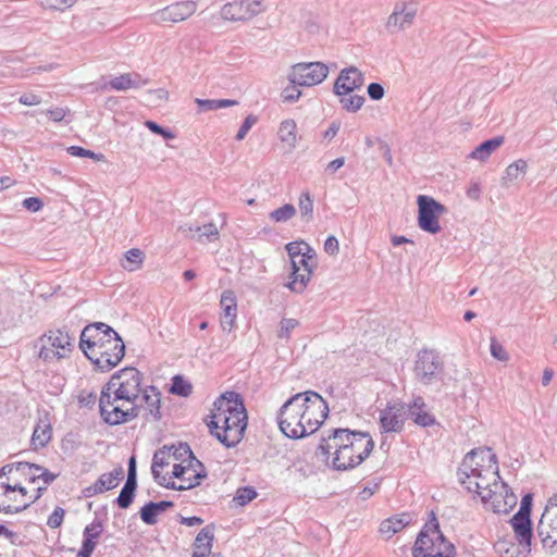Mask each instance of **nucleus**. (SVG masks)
I'll use <instances>...</instances> for the list:
<instances>
[{"label":"nucleus","instance_id":"obj_1","mask_svg":"<svg viewBox=\"0 0 557 557\" xmlns=\"http://www.w3.org/2000/svg\"><path fill=\"white\" fill-rule=\"evenodd\" d=\"M373 448L374 441L368 432L338 428L321 438L317 456L327 460L333 455L332 468L347 471L361 465Z\"/></svg>","mask_w":557,"mask_h":557},{"label":"nucleus","instance_id":"obj_2","mask_svg":"<svg viewBox=\"0 0 557 557\" xmlns=\"http://www.w3.org/2000/svg\"><path fill=\"white\" fill-rule=\"evenodd\" d=\"M210 421V433L225 447H235L245 435L248 414L244 399L237 392L223 393L214 403Z\"/></svg>","mask_w":557,"mask_h":557},{"label":"nucleus","instance_id":"obj_3","mask_svg":"<svg viewBox=\"0 0 557 557\" xmlns=\"http://www.w3.org/2000/svg\"><path fill=\"white\" fill-rule=\"evenodd\" d=\"M79 348L101 372H109L115 368L125 356L122 337L104 322L89 323L83 329Z\"/></svg>","mask_w":557,"mask_h":557},{"label":"nucleus","instance_id":"obj_4","mask_svg":"<svg viewBox=\"0 0 557 557\" xmlns=\"http://www.w3.org/2000/svg\"><path fill=\"white\" fill-rule=\"evenodd\" d=\"M459 482L469 491L488 492L494 483L500 482L497 457L490 448L472 449L468 453L458 470Z\"/></svg>","mask_w":557,"mask_h":557},{"label":"nucleus","instance_id":"obj_5","mask_svg":"<svg viewBox=\"0 0 557 557\" xmlns=\"http://www.w3.org/2000/svg\"><path fill=\"white\" fill-rule=\"evenodd\" d=\"M413 557H454L455 546L443 534L434 511L419 532L412 548Z\"/></svg>","mask_w":557,"mask_h":557},{"label":"nucleus","instance_id":"obj_6","mask_svg":"<svg viewBox=\"0 0 557 557\" xmlns=\"http://www.w3.org/2000/svg\"><path fill=\"white\" fill-rule=\"evenodd\" d=\"M115 393L106 391L102 386L99 408L103 421L110 425H119L132 421L140 416L143 406L138 403L124 401V399H112Z\"/></svg>","mask_w":557,"mask_h":557},{"label":"nucleus","instance_id":"obj_7","mask_svg":"<svg viewBox=\"0 0 557 557\" xmlns=\"http://www.w3.org/2000/svg\"><path fill=\"white\" fill-rule=\"evenodd\" d=\"M143 374L133 367H126L115 372L103 387L115 393L114 399L137 403L140 398Z\"/></svg>","mask_w":557,"mask_h":557},{"label":"nucleus","instance_id":"obj_8","mask_svg":"<svg viewBox=\"0 0 557 557\" xmlns=\"http://www.w3.org/2000/svg\"><path fill=\"white\" fill-rule=\"evenodd\" d=\"M302 395L299 393L287 399L281 407L277 414V424L282 433L294 440H298L308 435V431L305 429L302 414H301V403Z\"/></svg>","mask_w":557,"mask_h":557},{"label":"nucleus","instance_id":"obj_9","mask_svg":"<svg viewBox=\"0 0 557 557\" xmlns=\"http://www.w3.org/2000/svg\"><path fill=\"white\" fill-rule=\"evenodd\" d=\"M207 476V469L200 460H188L186 463L178 462L173 466L171 478L181 480L182 484H176L165 476L164 484L161 486L174 491H186L199 486Z\"/></svg>","mask_w":557,"mask_h":557},{"label":"nucleus","instance_id":"obj_10","mask_svg":"<svg viewBox=\"0 0 557 557\" xmlns=\"http://www.w3.org/2000/svg\"><path fill=\"white\" fill-rule=\"evenodd\" d=\"M302 395L301 403V414L305 429L308 431V435L314 433L324 422L329 416V405L324 398L313 391H307L299 393Z\"/></svg>","mask_w":557,"mask_h":557},{"label":"nucleus","instance_id":"obj_11","mask_svg":"<svg viewBox=\"0 0 557 557\" xmlns=\"http://www.w3.org/2000/svg\"><path fill=\"white\" fill-rule=\"evenodd\" d=\"M537 536L543 548L554 554L557 552V494L552 496L536 527Z\"/></svg>","mask_w":557,"mask_h":557},{"label":"nucleus","instance_id":"obj_12","mask_svg":"<svg viewBox=\"0 0 557 557\" xmlns=\"http://www.w3.org/2000/svg\"><path fill=\"white\" fill-rule=\"evenodd\" d=\"M327 74L329 67L322 62H300L290 67L287 79L290 84L311 87L321 84Z\"/></svg>","mask_w":557,"mask_h":557},{"label":"nucleus","instance_id":"obj_13","mask_svg":"<svg viewBox=\"0 0 557 557\" xmlns=\"http://www.w3.org/2000/svg\"><path fill=\"white\" fill-rule=\"evenodd\" d=\"M417 203L419 227L430 234H437L441 231L438 218L447 212L446 207L426 195H419Z\"/></svg>","mask_w":557,"mask_h":557},{"label":"nucleus","instance_id":"obj_14","mask_svg":"<svg viewBox=\"0 0 557 557\" xmlns=\"http://www.w3.org/2000/svg\"><path fill=\"white\" fill-rule=\"evenodd\" d=\"M444 363L435 350L423 349L417 355L413 372L423 384L429 385L443 372Z\"/></svg>","mask_w":557,"mask_h":557},{"label":"nucleus","instance_id":"obj_15","mask_svg":"<svg viewBox=\"0 0 557 557\" xmlns=\"http://www.w3.org/2000/svg\"><path fill=\"white\" fill-rule=\"evenodd\" d=\"M494 488L488 492H480L481 500L495 513H507L517 504V496L507 483L500 481L493 484Z\"/></svg>","mask_w":557,"mask_h":557},{"label":"nucleus","instance_id":"obj_16","mask_svg":"<svg viewBox=\"0 0 557 557\" xmlns=\"http://www.w3.org/2000/svg\"><path fill=\"white\" fill-rule=\"evenodd\" d=\"M265 10L267 7L262 0H236L222 7L221 16L231 22H245Z\"/></svg>","mask_w":557,"mask_h":557},{"label":"nucleus","instance_id":"obj_17","mask_svg":"<svg viewBox=\"0 0 557 557\" xmlns=\"http://www.w3.org/2000/svg\"><path fill=\"white\" fill-rule=\"evenodd\" d=\"M418 12L416 1H400L395 3L392 14L386 22V28L391 34L398 33L410 27Z\"/></svg>","mask_w":557,"mask_h":557},{"label":"nucleus","instance_id":"obj_18","mask_svg":"<svg viewBox=\"0 0 557 557\" xmlns=\"http://www.w3.org/2000/svg\"><path fill=\"white\" fill-rule=\"evenodd\" d=\"M306 248L308 252H304L298 258H295L296 265L295 268H292V280L285 284V286L290 292L297 294H301L306 289L312 274V268L309 264V259L312 258V256L309 255V252H311L312 250L308 245H306Z\"/></svg>","mask_w":557,"mask_h":557},{"label":"nucleus","instance_id":"obj_19","mask_svg":"<svg viewBox=\"0 0 557 557\" xmlns=\"http://www.w3.org/2000/svg\"><path fill=\"white\" fill-rule=\"evenodd\" d=\"M363 74L356 67L349 66L339 72L333 87L335 95L350 94L363 86Z\"/></svg>","mask_w":557,"mask_h":557},{"label":"nucleus","instance_id":"obj_20","mask_svg":"<svg viewBox=\"0 0 557 557\" xmlns=\"http://www.w3.org/2000/svg\"><path fill=\"white\" fill-rule=\"evenodd\" d=\"M0 512L18 513L29 507V503L20 498L16 490L11 487L10 482H0Z\"/></svg>","mask_w":557,"mask_h":557},{"label":"nucleus","instance_id":"obj_21","mask_svg":"<svg viewBox=\"0 0 557 557\" xmlns=\"http://www.w3.org/2000/svg\"><path fill=\"white\" fill-rule=\"evenodd\" d=\"M197 4L194 1L176 2L160 10L157 16L162 22L177 23L188 18L195 13Z\"/></svg>","mask_w":557,"mask_h":557},{"label":"nucleus","instance_id":"obj_22","mask_svg":"<svg viewBox=\"0 0 557 557\" xmlns=\"http://www.w3.org/2000/svg\"><path fill=\"white\" fill-rule=\"evenodd\" d=\"M124 478V469L122 467L115 468L113 471L103 473L99 479L85 490L87 497L101 494L116 487Z\"/></svg>","mask_w":557,"mask_h":557},{"label":"nucleus","instance_id":"obj_23","mask_svg":"<svg viewBox=\"0 0 557 557\" xmlns=\"http://www.w3.org/2000/svg\"><path fill=\"white\" fill-rule=\"evenodd\" d=\"M38 341L55 348V350L64 351L65 358L74 348V338L63 330L49 331L40 336Z\"/></svg>","mask_w":557,"mask_h":557},{"label":"nucleus","instance_id":"obj_24","mask_svg":"<svg viewBox=\"0 0 557 557\" xmlns=\"http://www.w3.org/2000/svg\"><path fill=\"white\" fill-rule=\"evenodd\" d=\"M186 237L196 238L198 242H213L219 238V231L214 223H207L203 225L183 224L178 227Z\"/></svg>","mask_w":557,"mask_h":557},{"label":"nucleus","instance_id":"obj_25","mask_svg":"<svg viewBox=\"0 0 557 557\" xmlns=\"http://www.w3.org/2000/svg\"><path fill=\"white\" fill-rule=\"evenodd\" d=\"M500 557H528L531 553V545L522 541L502 539L494 545Z\"/></svg>","mask_w":557,"mask_h":557},{"label":"nucleus","instance_id":"obj_26","mask_svg":"<svg viewBox=\"0 0 557 557\" xmlns=\"http://www.w3.org/2000/svg\"><path fill=\"white\" fill-rule=\"evenodd\" d=\"M409 418L420 426H431L435 423V418L426 410V405L422 397H417L408 406Z\"/></svg>","mask_w":557,"mask_h":557},{"label":"nucleus","instance_id":"obj_27","mask_svg":"<svg viewBox=\"0 0 557 557\" xmlns=\"http://www.w3.org/2000/svg\"><path fill=\"white\" fill-rule=\"evenodd\" d=\"M380 424L384 432H400L404 425L403 408L392 406L382 410Z\"/></svg>","mask_w":557,"mask_h":557},{"label":"nucleus","instance_id":"obj_28","mask_svg":"<svg viewBox=\"0 0 557 557\" xmlns=\"http://www.w3.org/2000/svg\"><path fill=\"white\" fill-rule=\"evenodd\" d=\"M412 517L408 512L392 516L383 520L380 524V532L386 539H391L394 534L401 531L405 527L409 525Z\"/></svg>","mask_w":557,"mask_h":557},{"label":"nucleus","instance_id":"obj_29","mask_svg":"<svg viewBox=\"0 0 557 557\" xmlns=\"http://www.w3.org/2000/svg\"><path fill=\"white\" fill-rule=\"evenodd\" d=\"M141 400L145 403V410L150 414L156 421L161 419L160 412V404H161V393L159 389L152 385L147 386L141 392Z\"/></svg>","mask_w":557,"mask_h":557},{"label":"nucleus","instance_id":"obj_30","mask_svg":"<svg viewBox=\"0 0 557 557\" xmlns=\"http://www.w3.org/2000/svg\"><path fill=\"white\" fill-rule=\"evenodd\" d=\"M510 524L513 530L516 541H522V543L530 544L533 537V529L531 518L520 517L513 515L510 519Z\"/></svg>","mask_w":557,"mask_h":557},{"label":"nucleus","instance_id":"obj_31","mask_svg":"<svg viewBox=\"0 0 557 557\" xmlns=\"http://www.w3.org/2000/svg\"><path fill=\"white\" fill-rule=\"evenodd\" d=\"M171 450L172 447L163 446L153 454L151 473L159 485L164 484L165 475L161 474V469L170 463Z\"/></svg>","mask_w":557,"mask_h":557},{"label":"nucleus","instance_id":"obj_32","mask_svg":"<svg viewBox=\"0 0 557 557\" xmlns=\"http://www.w3.org/2000/svg\"><path fill=\"white\" fill-rule=\"evenodd\" d=\"M504 136H496L484 140L471 151L469 158L479 161H486L491 154L504 144Z\"/></svg>","mask_w":557,"mask_h":557},{"label":"nucleus","instance_id":"obj_33","mask_svg":"<svg viewBox=\"0 0 557 557\" xmlns=\"http://www.w3.org/2000/svg\"><path fill=\"white\" fill-rule=\"evenodd\" d=\"M277 136L280 140L287 146L289 151H293L297 146V124L293 119H287L281 122Z\"/></svg>","mask_w":557,"mask_h":557},{"label":"nucleus","instance_id":"obj_34","mask_svg":"<svg viewBox=\"0 0 557 557\" xmlns=\"http://www.w3.org/2000/svg\"><path fill=\"white\" fill-rule=\"evenodd\" d=\"M148 84V79H143L139 74H122L110 81V86L115 90H127L129 88H140Z\"/></svg>","mask_w":557,"mask_h":557},{"label":"nucleus","instance_id":"obj_35","mask_svg":"<svg viewBox=\"0 0 557 557\" xmlns=\"http://www.w3.org/2000/svg\"><path fill=\"white\" fill-rule=\"evenodd\" d=\"M52 436L51 424L48 419H39L32 435V445L35 449L45 447Z\"/></svg>","mask_w":557,"mask_h":557},{"label":"nucleus","instance_id":"obj_36","mask_svg":"<svg viewBox=\"0 0 557 557\" xmlns=\"http://www.w3.org/2000/svg\"><path fill=\"white\" fill-rule=\"evenodd\" d=\"M214 540V525L208 524L205 528L200 530V532L197 534L194 547L195 552H211L212 548V542Z\"/></svg>","mask_w":557,"mask_h":557},{"label":"nucleus","instance_id":"obj_37","mask_svg":"<svg viewBox=\"0 0 557 557\" xmlns=\"http://www.w3.org/2000/svg\"><path fill=\"white\" fill-rule=\"evenodd\" d=\"M527 169L528 164L522 159H519L509 164L505 170L504 176L502 177V185L508 186L513 181H517L521 175L525 174Z\"/></svg>","mask_w":557,"mask_h":557},{"label":"nucleus","instance_id":"obj_38","mask_svg":"<svg viewBox=\"0 0 557 557\" xmlns=\"http://www.w3.org/2000/svg\"><path fill=\"white\" fill-rule=\"evenodd\" d=\"M197 106L202 111H213L222 108H228L238 104L237 100L231 99H199L195 100Z\"/></svg>","mask_w":557,"mask_h":557},{"label":"nucleus","instance_id":"obj_39","mask_svg":"<svg viewBox=\"0 0 557 557\" xmlns=\"http://www.w3.org/2000/svg\"><path fill=\"white\" fill-rule=\"evenodd\" d=\"M221 307L223 309V317L230 319H236L237 315V304L234 292L224 290L221 295Z\"/></svg>","mask_w":557,"mask_h":557},{"label":"nucleus","instance_id":"obj_40","mask_svg":"<svg viewBox=\"0 0 557 557\" xmlns=\"http://www.w3.org/2000/svg\"><path fill=\"white\" fill-rule=\"evenodd\" d=\"M137 484L125 482L119 496L114 500L121 509H127L134 502Z\"/></svg>","mask_w":557,"mask_h":557},{"label":"nucleus","instance_id":"obj_41","mask_svg":"<svg viewBox=\"0 0 557 557\" xmlns=\"http://www.w3.org/2000/svg\"><path fill=\"white\" fill-rule=\"evenodd\" d=\"M338 96L342 108L348 112H357L358 110L361 109L366 101L363 96L352 95V92L341 94Z\"/></svg>","mask_w":557,"mask_h":557},{"label":"nucleus","instance_id":"obj_42","mask_svg":"<svg viewBox=\"0 0 557 557\" xmlns=\"http://www.w3.org/2000/svg\"><path fill=\"white\" fill-rule=\"evenodd\" d=\"M144 261V252L138 248H132L125 252V263L122 267L132 272L138 270Z\"/></svg>","mask_w":557,"mask_h":557},{"label":"nucleus","instance_id":"obj_43","mask_svg":"<svg viewBox=\"0 0 557 557\" xmlns=\"http://www.w3.org/2000/svg\"><path fill=\"white\" fill-rule=\"evenodd\" d=\"M171 458L178 462L186 463L188 460L195 461L197 459L187 443H178V445H172Z\"/></svg>","mask_w":557,"mask_h":557},{"label":"nucleus","instance_id":"obj_44","mask_svg":"<svg viewBox=\"0 0 557 557\" xmlns=\"http://www.w3.org/2000/svg\"><path fill=\"white\" fill-rule=\"evenodd\" d=\"M170 392L174 395L187 397L193 392V385L186 381L182 375H175L172 379Z\"/></svg>","mask_w":557,"mask_h":557},{"label":"nucleus","instance_id":"obj_45","mask_svg":"<svg viewBox=\"0 0 557 557\" xmlns=\"http://www.w3.org/2000/svg\"><path fill=\"white\" fill-rule=\"evenodd\" d=\"M299 211L302 219L307 222L313 219V199L309 191H302L299 197Z\"/></svg>","mask_w":557,"mask_h":557},{"label":"nucleus","instance_id":"obj_46","mask_svg":"<svg viewBox=\"0 0 557 557\" xmlns=\"http://www.w3.org/2000/svg\"><path fill=\"white\" fill-rule=\"evenodd\" d=\"M42 470V467L37 463H30L26 461L17 462L16 471H20L22 474L27 476L30 483H35L40 479L39 473Z\"/></svg>","mask_w":557,"mask_h":557},{"label":"nucleus","instance_id":"obj_47","mask_svg":"<svg viewBox=\"0 0 557 557\" xmlns=\"http://www.w3.org/2000/svg\"><path fill=\"white\" fill-rule=\"evenodd\" d=\"M296 209L293 205L286 203L269 213V218L274 222H286L294 218Z\"/></svg>","mask_w":557,"mask_h":557},{"label":"nucleus","instance_id":"obj_48","mask_svg":"<svg viewBox=\"0 0 557 557\" xmlns=\"http://www.w3.org/2000/svg\"><path fill=\"white\" fill-rule=\"evenodd\" d=\"M46 343H41V347L38 352V357L42 359L46 362H50L54 359H64L65 354L64 351L55 350L53 347H48Z\"/></svg>","mask_w":557,"mask_h":557},{"label":"nucleus","instance_id":"obj_49","mask_svg":"<svg viewBox=\"0 0 557 557\" xmlns=\"http://www.w3.org/2000/svg\"><path fill=\"white\" fill-rule=\"evenodd\" d=\"M140 519L148 525H153L157 523L158 511L153 506V502H149L145 504L139 511Z\"/></svg>","mask_w":557,"mask_h":557},{"label":"nucleus","instance_id":"obj_50","mask_svg":"<svg viewBox=\"0 0 557 557\" xmlns=\"http://www.w3.org/2000/svg\"><path fill=\"white\" fill-rule=\"evenodd\" d=\"M299 325V321L292 318H283L280 322L277 337L281 339H289L290 332Z\"/></svg>","mask_w":557,"mask_h":557},{"label":"nucleus","instance_id":"obj_51","mask_svg":"<svg viewBox=\"0 0 557 557\" xmlns=\"http://www.w3.org/2000/svg\"><path fill=\"white\" fill-rule=\"evenodd\" d=\"M256 496H257V492L252 487L245 486V487H240L237 490L234 500L238 505L244 506V505L248 504L249 502H251L253 498H256Z\"/></svg>","mask_w":557,"mask_h":557},{"label":"nucleus","instance_id":"obj_52","mask_svg":"<svg viewBox=\"0 0 557 557\" xmlns=\"http://www.w3.org/2000/svg\"><path fill=\"white\" fill-rule=\"evenodd\" d=\"M76 0H40V5L47 10L63 11L71 8Z\"/></svg>","mask_w":557,"mask_h":557},{"label":"nucleus","instance_id":"obj_53","mask_svg":"<svg viewBox=\"0 0 557 557\" xmlns=\"http://www.w3.org/2000/svg\"><path fill=\"white\" fill-rule=\"evenodd\" d=\"M67 152L71 156L79 157V158H90V159H95V160H102L104 158V156L101 154V153H99V154L95 153L94 151L85 149V148L79 147V146H71V147H69L67 148Z\"/></svg>","mask_w":557,"mask_h":557},{"label":"nucleus","instance_id":"obj_54","mask_svg":"<svg viewBox=\"0 0 557 557\" xmlns=\"http://www.w3.org/2000/svg\"><path fill=\"white\" fill-rule=\"evenodd\" d=\"M102 531H103L102 521L99 519H95L92 521V523H90L89 525H87L84 529L83 535L86 539H91L92 541H97V539L100 536Z\"/></svg>","mask_w":557,"mask_h":557},{"label":"nucleus","instance_id":"obj_55","mask_svg":"<svg viewBox=\"0 0 557 557\" xmlns=\"http://www.w3.org/2000/svg\"><path fill=\"white\" fill-rule=\"evenodd\" d=\"M145 126L149 131H151L153 134L160 135V136H162L165 139H173V138H175V134L172 131L162 127L161 125H159L154 121H150V120L146 121L145 122Z\"/></svg>","mask_w":557,"mask_h":557},{"label":"nucleus","instance_id":"obj_56","mask_svg":"<svg viewBox=\"0 0 557 557\" xmlns=\"http://www.w3.org/2000/svg\"><path fill=\"white\" fill-rule=\"evenodd\" d=\"M298 84H290L289 86L285 87L282 91V98L284 102H296L300 96L301 91L298 89Z\"/></svg>","mask_w":557,"mask_h":557},{"label":"nucleus","instance_id":"obj_57","mask_svg":"<svg viewBox=\"0 0 557 557\" xmlns=\"http://www.w3.org/2000/svg\"><path fill=\"white\" fill-rule=\"evenodd\" d=\"M257 121L258 117L256 115H247L235 136L236 140H243L246 137L247 133L251 129V127L257 123Z\"/></svg>","mask_w":557,"mask_h":557},{"label":"nucleus","instance_id":"obj_58","mask_svg":"<svg viewBox=\"0 0 557 557\" xmlns=\"http://www.w3.org/2000/svg\"><path fill=\"white\" fill-rule=\"evenodd\" d=\"M491 355L499 360V361H507L509 359L508 352L506 349L500 345L495 337L491 338Z\"/></svg>","mask_w":557,"mask_h":557},{"label":"nucleus","instance_id":"obj_59","mask_svg":"<svg viewBox=\"0 0 557 557\" xmlns=\"http://www.w3.org/2000/svg\"><path fill=\"white\" fill-rule=\"evenodd\" d=\"M65 510L61 507H55L52 513L48 517L47 524L51 529H57L63 523Z\"/></svg>","mask_w":557,"mask_h":557},{"label":"nucleus","instance_id":"obj_60","mask_svg":"<svg viewBox=\"0 0 557 557\" xmlns=\"http://www.w3.org/2000/svg\"><path fill=\"white\" fill-rule=\"evenodd\" d=\"M532 502V494H525L521 499L519 510L515 515L531 518Z\"/></svg>","mask_w":557,"mask_h":557},{"label":"nucleus","instance_id":"obj_61","mask_svg":"<svg viewBox=\"0 0 557 557\" xmlns=\"http://www.w3.org/2000/svg\"><path fill=\"white\" fill-rule=\"evenodd\" d=\"M301 245H307L305 243H298V242H292V243H288L286 245V251L287 253L289 255L290 257V264H292V268H295V258H298L299 256H301L304 252L301 251V248L300 246Z\"/></svg>","mask_w":557,"mask_h":557},{"label":"nucleus","instance_id":"obj_62","mask_svg":"<svg viewBox=\"0 0 557 557\" xmlns=\"http://www.w3.org/2000/svg\"><path fill=\"white\" fill-rule=\"evenodd\" d=\"M23 207L30 212H38L42 209L44 202L38 197H28L23 200Z\"/></svg>","mask_w":557,"mask_h":557},{"label":"nucleus","instance_id":"obj_63","mask_svg":"<svg viewBox=\"0 0 557 557\" xmlns=\"http://www.w3.org/2000/svg\"><path fill=\"white\" fill-rule=\"evenodd\" d=\"M324 250L330 256H336L339 251V244L334 235H330L324 242Z\"/></svg>","mask_w":557,"mask_h":557},{"label":"nucleus","instance_id":"obj_64","mask_svg":"<svg viewBox=\"0 0 557 557\" xmlns=\"http://www.w3.org/2000/svg\"><path fill=\"white\" fill-rule=\"evenodd\" d=\"M368 95L372 100H381L384 97V87L379 83H371L368 86Z\"/></svg>","mask_w":557,"mask_h":557}]
</instances>
